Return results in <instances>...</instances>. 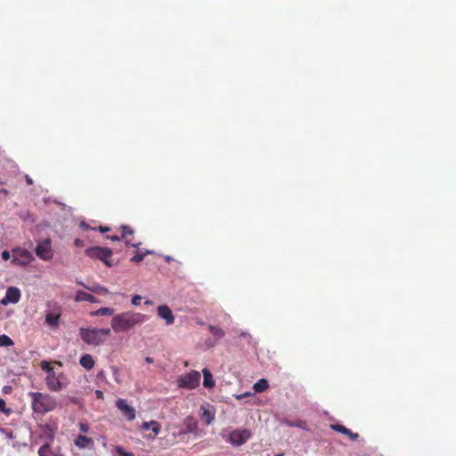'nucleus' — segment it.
<instances>
[{
	"label": "nucleus",
	"mask_w": 456,
	"mask_h": 456,
	"mask_svg": "<svg viewBox=\"0 0 456 456\" xmlns=\"http://www.w3.org/2000/svg\"><path fill=\"white\" fill-rule=\"evenodd\" d=\"M2 258L5 261L9 260L11 258V254L9 251L4 250L2 252Z\"/></svg>",
	"instance_id": "e433bc0d"
},
{
	"label": "nucleus",
	"mask_w": 456,
	"mask_h": 456,
	"mask_svg": "<svg viewBox=\"0 0 456 456\" xmlns=\"http://www.w3.org/2000/svg\"><path fill=\"white\" fill-rule=\"evenodd\" d=\"M330 427L333 430L349 436L352 440H356L359 436L357 433H353L350 429L340 424H334Z\"/></svg>",
	"instance_id": "dca6fc26"
},
{
	"label": "nucleus",
	"mask_w": 456,
	"mask_h": 456,
	"mask_svg": "<svg viewBox=\"0 0 456 456\" xmlns=\"http://www.w3.org/2000/svg\"><path fill=\"white\" fill-rule=\"evenodd\" d=\"M41 368L43 370H45L47 374L51 373L52 371H53V369L50 366V363L46 361H43L41 362Z\"/></svg>",
	"instance_id": "c85d7f7f"
},
{
	"label": "nucleus",
	"mask_w": 456,
	"mask_h": 456,
	"mask_svg": "<svg viewBox=\"0 0 456 456\" xmlns=\"http://www.w3.org/2000/svg\"><path fill=\"white\" fill-rule=\"evenodd\" d=\"M86 254L94 259L102 261L107 266H111L108 258L111 256L112 251L110 248L102 247H91L86 250Z\"/></svg>",
	"instance_id": "423d86ee"
},
{
	"label": "nucleus",
	"mask_w": 456,
	"mask_h": 456,
	"mask_svg": "<svg viewBox=\"0 0 456 456\" xmlns=\"http://www.w3.org/2000/svg\"><path fill=\"white\" fill-rule=\"evenodd\" d=\"M78 426H79L80 431H82L83 433L88 432L89 427L86 423L80 422Z\"/></svg>",
	"instance_id": "c9c22d12"
},
{
	"label": "nucleus",
	"mask_w": 456,
	"mask_h": 456,
	"mask_svg": "<svg viewBox=\"0 0 456 456\" xmlns=\"http://www.w3.org/2000/svg\"><path fill=\"white\" fill-rule=\"evenodd\" d=\"M240 336V337H248L249 335L247 332H241Z\"/></svg>",
	"instance_id": "de8ad7c7"
},
{
	"label": "nucleus",
	"mask_w": 456,
	"mask_h": 456,
	"mask_svg": "<svg viewBox=\"0 0 456 456\" xmlns=\"http://www.w3.org/2000/svg\"><path fill=\"white\" fill-rule=\"evenodd\" d=\"M142 297L140 295H134L132 297L131 303L134 305H139L142 300Z\"/></svg>",
	"instance_id": "2f4dec72"
},
{
	"label": "nucleus",
	"mask_w": 456,
	"mask_h": 456,
	"mask_svg": "<svg viewBox=\"0 0 456 456\" xmlns=\"http://www.w3.org/2000/svg\"><path fill=\"white\" fill-rule=\"evenodd\" d=\"M60 314L48 312L45 315V322L50 327H57L59 324Z\"/></svg>",
	"instance_id": "a211bd4d"
},
{
	"label": "nucleus",
	"mask_w": 456,
	"mask_h": 456,
	"mask_svg": "<svg viewBox=\"0 0 456 456\" xmlns=\"http://www.w3.org/2000/svg\"><path fill=\"white\" fill-rule=\"evenodd\" d=\"M45 383L48 388L54 392L61 391L63 388V385L56 376L54 370L46 375Z\"/></svg>",
	"instance_id": "f8f14e48"
},
{
	"label": "nucleus",
	"mask_w": 456,
	"mask_h": 456,
	"mask_svg": "<svg viewBox=\"0 0 456 456\" xmlns=\"http://www.w3.org/2000/svg\"><path fill=\"white\" fill-rule=\"evenodd\" d=\"M107 231H109V228H108V227H104V228H102V229H101V232H107Z\"/></svg>",
	"instance_id": "09e8293b"
},
{
	"label": "nucleus",
	"mask_w": 456,
	"mask_h": 456,
	"mask_svg": "<svg viewBox=\"0 0 456 456\" xmlns=\"http://www.w3.org/2000/svg\"><path fill=\"white\" fill-rule=\"evenodd\" d=\"M198 432V422L197 420L191 417L188 416L184 419L183 427L181 430L179 431V436H184L189 434H194L197 435Z\"/></svg>",
	"instance_id": "1a4fd4ad"
},
{
	"label": "nucleus",
	"mask_w": 456,
	"mask_h": 456,
	"mask_svg": "<svg viewBox=\"0 0 456 456\" xmlns=\"http://www.w3.org/2000/svg\"><path fill=\"white\" fill-rule=\"evenodd\" d=\"M85 289H86L87 290L93 292V293H97V294H100V295H107L109 294V289L103 286H101L100 284L98 283H93L92 285L90 286H85Z\"/></svg>",
	"instance_id": "aec40b11"
},
{
	"label": "nucleus",
	"mask_w": 456,
	"mask_h": 456,
	"mask_svg": "<svg viewBox=\"0 0 456 456\" xmlns=\"http://www.w3.org/2000/svg\"><path fill=\"white\" fill-rule=\"evenodd\" d=\"M165 260H166L167 262H169V261H171V260H172V257H171V256H165Z\"/></svg>",
	"instance_id": "a18cd8bd"
},
{
	"label": "nucleus",
	"mask_w": 456,
	"mask_h": 456,
	"mask_svg": "<svg viewBox=\"0 0 456 456\" xmlns=\"http://www.w3.org/2000/svg\"><path fill=\"white\" fill-rule=\"evenodd\" d=\"M74 245H75L76 247H83V245H84V241H83L82 240H80V239H76V240H74Z\"/></svg>",
	"instance_id": "4c0bfd02"
},
{
	"label": "nucleus",
	"mask_w": 456,
	"mask_h": 456,
	"mask_svg": "<svg viewBox=\"0 0 456 456\" xmlns=\"http://www.w3.org/2000/svg\"><path fill=\"white\" fill-rule=\"evenodd\" d=\"M12 262L20 265L26 266L34 260L32 253L26 248L16 247L12 248Z\"/></svg>",
	"instance_id": "0eeeda50"
},
{
	"label": "nucleus",
	"mask_w": 456,
	"mask_h": 456,
	"mask_svg": "<svg viewBox=\"0 0 456 456\" xmlns=\"http://www.w3.org/2000/svg\"><path fill=\"white\" fill-rule=\"evenodd\" d=\"M52 456H63V455L61 453H58V452H54Z\"/></svg>",
	"instance_id": "8fccbe9b"
},
{
	"label": "nucleus",
	"mask_w": 456,
	"mask_h": 456,
	"mask_svg": "<svg viewBox=\"0 0 456 456\" xmlns=\"http://www.w3.org/2000/svg\"><path fill=\"white\" fill-rule=\"evenodd\" d=\"M75 444L79 449L93 448L94 441L88 436L78 435L75 439Z\"/></svg>",
	"instance_id": "4468645a"
},
{
	"label": "nucleus",
	"mask_w": 456,
	"mask_h": 456,
	"mask_svg": "<svg viewBox=\"0 0 456 456\" xmlns=\"http://www.w3.org/2000/svg\"><path fill=\"white\" fill-rule=\"evenodd\" d=\"M289 426H291V427H294V426L300 427L298 424H294V423H290Z\"/></svg>",
	"instance_id": "603ef678"
},
{
	"label": "nucleus",
	"mask_w": 456,
	"mask_h": 456,
	"mask_svg": "<svg viewBox=\"0 0 456 456\" xmlns=\"http://www.w3.org/2000/svg\"><path fill=\"white\" fill-rule=\"evenodd\" d=\"M268 386V381L265 379H261L254 384L253 389L256 393H262L267 389Z\"/></svg>",
	"instance_id": "5701e85b"
},
{
	"label": "nucleus",
	"mask_w": 456,
	"mask_h": 456,
	"mask_svg": "<svg viewBox=\"0 0 456 456\" xmlns=\"http://www.w3.org/2000/svg\"><path fill=\"white\" fill-rule=\"evenodd\" d=\"M77 284L83 286L84 288H85V286H86L82 281H78V280H77Z\"/></svg>",
	"instance_id": "c03bdc74"
},
{
	"label": "nucleus",
	"mask_w": 456,
	"mask_h": 456,
	"mask_svg": "<svg viewBox=\"0 0 456 456\" xmlns=\"http://www.w3.org/2000/svg\"><path fill=\"white\" fill-rule=\"evenodd\" d=\"M95 393H96V395H97L98 398H102L103 397V394H102V391L96 390Z\"/></svg>",
	"instance_id": "79ce46f5"
},
{
	"label": "nucleus",
	"mask_w": 456,
	"mask_h": 456,
	"mask_svg": "<svg viewBox=\"0 0 456 456\" xmlns=\"http://www.w3.org/2000/svg\"><path fill=\"white\" fill-rule=\"evenodd\" d=\"M25 180L28 185L33 184V180L28 175H25Z\"/></svg>",
	"instance_id": "58836bf2"
},
{
	"label": "nucleus",
	"mask_w": 456,
	"mask_h": 456,
	"mask_svg": "<svg viewBox=\"0 0 456 456\" xmlns=\"http://www.w3.org/2000/svg\"><path fill=\"white\" fill-rule=\"evenodd\" d=\"M142 428L143 430L151 429L152 432L154 433V436H156L160 431V424L154 420H151L149 422H143L142 425Z\"/></svg>",
	"instance_id": "412c9836"
},
{
	"label": "nucleus",
	"mask_w": 456,
	"mask_h": 456,
	"mask_svg": "<svg viewBox=\"0 0 456 456\" xmlns=\"http://www.w3.org/2000/svg\"><path fill=\"white\" fill-rule=\"evenodd\" d=\"M115 451L118 456H134L132 452H126L120 445H117Z\"/></svg>",
	"instance_id": "cd10ccee"
},
{
	"label": "nucleus",
	"mask_w": 456,
	"mask_h": 456,
	"mask_svg": "<svg viewBox=\"0 0 456 456\" xmlns=\"http://www.w3.org/2000/svg\"><path fill=\"white\" fill-rule=\"evenodd\" d=\"M126 243L127 245H131V246H132V247H134V248H139V246L141 245V243H140V242H139V243H131L129 240H126Z\"/></svg>",
	"instance_id": "a19ab883"
},
{
	"label": "nucleus",
	"mask_w": 456,
	"mask_h": 456,
	"mask_svg": "<svg viewBox=\"0 0 456 456\" xmlns=\"http://www.w3.org/2000/svg\"><path fill=\"white\" fill-rule=\"evenodd\" d=\"M35 253L43 261H50L54 256V250L50 239L41 240L37 242Z\"/></svg>",
	"instance_id": "7ed1b4c3"
},
{
	"label": "nucleus",
	"mask_w": 456,
	"mask_h": 456,
	"mask_svg": "<svg viewBox=\"0 0 456 456\" xmlns=\"http://www.w3.org/2000/svg\"><path fill=\"white\" fill-rule=\"evenodd\" d=\"M146 319L147 317L143 314L126 311L114 315L110 324L115 332H124L143 323Z\"/></svg>",
	"instance_id": "f257e3e1"
},
{
	"label": "nucleus",
	"mask_w": 456,
	"mask_h": 456,
	"mask_svg": "<svg viewBox=\"0 0 456 456\" xmlns=\"http://www.w3.org/2000/svg\"><path fill=\"white\" fill-rule=\"evenodd\" d=\"M98 332H99L101 338H105V337L110 335V329H98Z\"/></svg>",
	"instance_id": "f704fd0d"
},
{
	"label": "nucleus",
	"mask_w": 456,
	"mask_h": 456,
	"mask_svg": "<svg viewBox=\"0 0 456 456\" xmlns=\"http://www.w3.org/2000/svg\"><path fill=\"white\" fill-rule=\"evenodd\" d=\"M158 315L165 320L167 325H171L174 323L175 317L171 311V309L166 305H162L158 307Z\"/></svg>",
	"instance_id": "ddd939ff"
},
{
	"label": "nucleus",
	"mask_w": 456,
	"mask_h": 456,
	"mask_svg": "<svg viewBox=\"0 0 456 456\" xmlns=\"http://www.w3.org/2000/svg\"><path fill=\"white\" fill-rule=\"evenodd\" d=\"M79 335L85 343L92 346H99L105 341L104 338L100 337L98 329L80 328Z\"/></svg>",
	"instance_id": "39448f33"
},
{
	"label": "nucleus",
	"mask_w": 456,
	"mask_h": 456,
	"mask_svg": "<svg viewBox=\"0 0 456 456\" xmlns=\"http://www.w3.org/2000/svg\"><path fill=\"white\" fill-rule=\"evenodd\" d=\"M144 256H145V254H143V253H137L135 256H134L131 258V261L134 262V263H139V262L143 260Z\"/></svg>",
	"instance_id": "7c9ffc66"
},
{
	"label": "nucleus",
	"mask_w": 456,
	"mask_h": 456,
	"mask_svg": "<svg viewBox=\"0 0 456 456\" xmlns=\"http://www.w3.org/2000/svg\"><path fill=\"white\" fill-rule=\"evenodd\" d=\"M20 217L24 220V221H29L31 223L34 222V219L32 217V215L28 212H25L23 213L22 215H20Z\"/></svg>",
	"instance_id": "72a5a7b5"
},
{
	"label": "nucleus",
	"mask_w": 456,
	"mask_h": 456,
	"mask_svg": "<svg viewBox=\"0 0 456 456\" xmlns=\"http://www.w3.org/2000/svg\"><path fill=\"white\" fill-rule=\"evenodd\" d=\"M200 373L191 370L189 373L181 375L177 379L178 387L186 389H194L200 386Z\"/></svg>",
	"instance_id": "20e7f679"
},
{
	"label": "nucleus",
	"mask_w": 456,
	"mask_h": 456,
	"mask_svg": "<svg viewBox=\"0 0 456 456\" xmlns=\"http://www.w3.org/2000/svg\"><path fill=\"white\" fill-rule=\"evenodd\" d=\"M110 239L111 240L116 241V240H121V239H123V238H122L121 236L113 235V236H110Z\"/></svg>",
	"instance_id": "ea45409f"
},
{
	"label": "nucleus",
	"mask_w": 456,
	"mask_h": 456,
	"mask_svg": "<svg viewBox=\"0 0 456 456\" xmlns=\"http://www.w3.org/2000/svg\"><path fill=\"white\" fill-rule=\"evenodd\" d=\"M75 301L76 302L86 301V302H90V303H98L99 302L96 297H94L91 294L82 291V290L77 291L76 296H75Z\"/></svg>",
	"instance_id": "2eb2a0df"
},
{
	"label": "nucleus",
	"mask_w": 456,
	"mask_h": 456,
	"mask_svg": "<svg viewBox=\"0 0 456 456\" xmlns=\"http://www.w3.org/2000/svg\"><path fill=\"white\" fill-rule=\"evenodd\" d=\"M275 456H282V454H278V455H275Z\"/></svg>",
	"instance_id": "864d4df0"
},
{
	"label": "nucleus",
	"mask_w": 456,
	"mask_h": 456,
	"mask_svg": "<svg viewBox=\"0 0 456 456\" xmlns=\"http://www.w3.org/2000/svg\"><path fill=\"white\" fill-rule=\"evenodd\" d=\"M115 313V309L111 307H101L91 313L92 316H111Z\"/></svg>",
	"instance_id": "4be33fe9"
},
{
	"label": "nucleus",
	"mask_w": 456,
	"mask_h": 456,
	"mask_svg": "<svg viewBox=\"0 0 456 456\" xmlns=\"http://www.w3.org/2000/svg\"><path fill=\"white\" fill-rule=\"evenodd\" d=\"M203 373V386L206 388H213L215 387V381L213 376L208 369L205 368L202 370Z\"/></svg>",
	"instance_id": "f3484780"
},
{
	"label": "nucleus",
	"mask_w": 456,
	"mask_h": 456,
	"mask_svg": "<svg viewBox=\"0 0 456 456\" xmlns=\"http://www.w3.org/2000/svg\"><path fill=\"white\" fill-rule=\"evenodd\" d=\"M145 362H146L147 363H152V362H153V358H151V357H150V356H147V357L145 358Z\"/></svg>",
	"instance_id": "37998d69"
},
{
	"label": "nucleus",
	"mask_w": 456,
	"mask_h": 456,
	"mask_svg": "<svg viewBox=\"0 0 456 456\" xmlns=\"http://www.w3.org/2000/svg\"><path fill=\"white\" fill-rule=\"evenodd\" d=\"M79 363L82 367L86 370H91L94 366V360L91 354H86L81 356L79 360Z\"/></svg>",
	"instance_id": "6ab92c4d"
},
{
	"label": "nucleus",
	"mask_w": 456,
	"mask_h": 456,
	"mask_svg": "<svg viewBox=\"0 0 456 456\" xmlns=\"http://www.w3.org/2000/svg\"><path fill=\"white\" fill-rule=\"evenodd\" d=\"M202 412V418L205 420L207 425H209L214 420V414L208 411V409H204L201 407Z\"/></svg>",
	"instance_id": "bb28decb"
},
{
	"label": "nucleus",
	"mask_w": 456,
	"mask_h": 456,
	"mask_svg": "<svg viewBox=\"0 0 456 456\" xmlns=\"http://www.w3.org/2000/svg\"><path fill=\"white\" fill-rule=\"evenodd\" d=\"M0 411L4 413H9L11 411L10 409L5 407V401L2 398H0Z\"/></svg>",
	"instance_id": "473e14b6"
},
{
	"label": "nucleus",
	"mask_w": 456,
	"mask_h": 456,
	"mask_svg": "<svg viewBox=\"0 0 456 456\" xmlns=\"http://www.w3.org/2000/svg\"><path fill=\"white\" fill-rule=\"evenodd\" d=\"M117 408L126 416L127 420H134L135 419V410L126 403L124 399H118L116 402Z\"/></svg>",
	"instance_id": "9b49d317"
},
{
	"label": "nucleus",
	"mask_w": 456,
	"mask_h": 456,
	"mask_svg": "<svg viewBox=\"0 0 456 456\" xmlns=\"http://www.w3.org/2000/svg\"><path fill=\"white\" fill-rule=\"evenodd\" d=\"M28 395L32 400V409L37 413H45L54 410L57 405L54 397L48 394L40 392H29Z\"/></svg>",
	"instance_id": "f03ea898"
},
{
	"label": "nucleus",
	"mask_w": 456,
	"mask_h": 456,
	"mask_svg": "<svg viewBox=\"0 0 456 456\" xmlns=\"http://www.w3.org/2000/svg\"><path fill=\"white\" fill-rule=\"evenodd\" d=\"M208 330L211 331L216 340L221 339L224 336V330L216 326L209 325Z\"/></svg>",
	"instance_id": "393cba45"
},
{
	"label": "nucleus",
	"mask_w": 456,
	"mask_h": 456,
	"mask_svg": "<svg viewBox=\"0 0 456 456\" xmlns=\"http://www.w3.org/2000/svg\"><path fill=\"white\" fill-rule=\"evenodd\" d=\"M144 304H145V305H151L152 303H151V301H150V300H146Z\"/></svg>",
	"instance_id": "3c124183"
},
{
	"label": "nucleus",
	"mask_w": 456,
	"mask_h": 456,
	"mask_svg": "<svg viewBox=\"0 0 456 456\" xmlns=\"http://www.w3.org/2000/svg\"><path fill=\"white\" fill-rule=\"evenodd\" d=\"M20 299V290L16 287H9L6 289L5 296L2 298L1 304L7 305L9 304H17Z\"/></svg>",
	"instance_id": "9d476101"
},
{
	"label": "nucleus",
	"mask_w": 456,
	"mask_h": 456,
	"mask_svg": "<svg viewBox=\"0 0 456 456\" xmlns=\"http://www.w3.org/2000/svg\"><path fill=\"white\" fill-rule=\"evenodd\" d=\"M13 345L14 343L9 336L5 334L0 335V347H9L12 346Z\"/></svg>",
	"instance_id": "b1692460"
},
{
	"label": "nucleus",
	"mask_w": 456,
	"mask_h": 456,
	"mask_svg": "<svg viewBox=\"0 0 456 456\" xmlns=\"http://www.w3.org/2000/svg\"><path fill=\"white\" fill-rule=\"evenodd\" d=\"M121 229H122V234H121L122 238H125L128 234L132 235L134 233V231L129 226L123 225L121 227Z\"/></svg>",
	"instance_id": "c756f323"
},
{
	"label": "nucleus",
	"mask_w": 456,
	"mask_h": 456,
	"mask_svg": "<svg viewBox=\"0 0 456 456\" xmlns=\"http://www.w3.org/2000/svg\"><path fill=\"white\" fill-rule=\"evenodd\" d=\"M144 254H145V256H146V255H151V254H153V251H151V250H146Z\"/></svg>",
	"instance_id": "49530a36"
},
{
	"label": "nucleus",
	"mask_w": 456,
	"mask_h": 456,
	"mask_svg": "<svg viewBox=\"0 0 456 456\" xmlns=\"http://www.w3.org/2000/svg\"><path fill=\"white\" fill-rule=\"evenodd\" d=\"M54 452L48 444L42 445L38 450L39 456H52Z\"/></svg>",
	"instance_id": "a878e982"
},
{
	"label": "nucleus",
	"mask_w": 456,
	"mask_h": 456,
	"mask_svg": "<svg viewBox=\"0 0 456 456\" xmlns=\"http://www.w3.org/2000/svg\"><path fill=\"white\" fill-rule=\"evenodd\" d=\"M252 434L248 429H236L230 433L229 442L234 446H240L244 444Z\"/></svg>",
	"instance_id": "6e6552de"
}]
</instances>
